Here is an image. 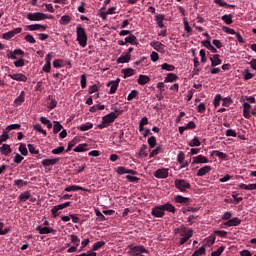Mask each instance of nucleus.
<instances>
[{
	"instance_id": "27",
	"label": "nucleus",
	"mask_w": 256,
	"mask_h": 256,
	"mask_svg": "<svg viewBox=\"0 0 256 256\" xmlns=\"http://www.w3.org/2000/svg\"><path fill=\"white\" fill-rule=\"evenodd\" d=\"M129 61H131V55L125 52L117 59V63H129Z\"/></svg>"
},
{
	"instance_id": "9",
	"label": "nucleus",
	"mask_w": 256,
	"mask_h": 256,
	"mask_svg": "<svg viewBox=\"0 0 256 256\" xmlns=\"http://www.w3.org/2000/svg\"><path fill=\"white\" fill-rule=\"evenodd\" d=\"M21 31H23V28H15L12 31H8L6 33L3 34V39L9 40V39H13V36L15 35H19V33H21Z\"/></svg>"
},
{
	"instance_id": "38",
	"label": "nucleus",
	"mask_w": 256,
	"mask_h": 256,
	"mask_svg": "<svg viewBox=\"0 0 256 256\" xmlns=\"http://www.w3.org/2000/svg\"><path fill=\"white\" fill-rule=\"evenodd\" d=\"M212 157H219L220 159H227V154L220 152L219 150H213L211 153Z\"/></svg>"
},
{
	"instance_id": "50",
	"label": "nucleus",
	"mask_w": 256,
	"mask_h": 256,
	"mask_svg": "<svg viewBox=\"0 0 256 256\" xmlns=\"http://www.w3.org/2000/svg\"><path fill=\"white\" fill-rule=\"evenodd\" d=\"M161 69H163V71H175V66L168 63H164L161 65Z\"/></svg>"
},
{
	"instance_id": "3",
	"label": "nucleus",
	"mask_w": 256,
	"mask_h": 256,
	"mask_svg": "<svg viewBox=\"0 0 256 256\" xmlns=\"http://www.w3.org/2000/svg\"><path fill=\"white\" fill-rule=\"evenodd\" d=\"M27 19L29 21H45V19H53L51 15L44 14L43 12L28 13Z\"/></svg>"
},
{
	"instance_id": "22",
	"label": "nucleus",
	"mask_w": 256,
	"mask_h": 256,
	"mask_svg": "<svg viewBox=\"0 0 256 256\" xmlns=\"http://www.w3.org/2000/svg\"><path fill=\"white\" fill-rule=\"evenodd\" d=\"M179 79V76L175 73H168L167 76L164 78V83H175Z\"/></svg>"
},
{
	"instance_id": "46",
	"label": "nucleus",
	"mask_w": 256,
	"mask_h": 256,
	"mask_svg": "<svg viewBox=\"0 0 256 256\" xmlns=\"http://www.w3.org/2000/svg\"><path fill=\"white\" fill-rule=\"evenodd\" d=\"M48 100H50V102H48V109H55V107H57V100L51 96H48Z\"/></svg>"
},
{
	"instance_id": "31",
	"label": "nucleus",
	"mask_w": 256,
	"mask_h": 256,
	"mask_svg": "<svg viewBox=\"0 0 256 256\" xmlns=\"http://www.w3.org/2000/svg\"><path fill=\"white\" fill-rule=\"evenodd\" d=\"M162 209L168 211V213H175V211H177V208L171 203L162 204Z\"/></svg>"
},
{
	"instance_id": "49",
	"label": "nucleus",
	"mask_w": 256,
	"mask_h": 256,
	"mask_svg": "<svg viewBox=\"0 0 256 256\" xmlns=\"http://www.w3.org/2000/svg\"><path fill=\"white\" fill-rule=\"evenodd\" d=\"M18 151H20L21 155L26 157V155H29V151L27 150V146L25 144H20Z\"/></svg>"
},
{
	"instance_id": "44",
	"label": "nucleus",
	"mask_w": 256,
	"mask_h": 256,
	"mask_svg": "<svg viewBox=\"0 0 256 256\" xmlns=\"http://www.w3.org/2000/svg\"><path fill=\"white\" fill-rule=\"evenodd\" d=\"M139 96V91L137 90H132L127 97V101H133V99H137Z\"/></svg>"
},
{
	"instance_id": "23",
	"label": "nucleus",
	"mask_w": 256,
	"mask_h": 256,
	"mask_svg": "<svg viewBox=\"0 0 256 256\" xmlns=\"http://www.w3.org/2000/svg\"><path fill=\"white\" fill-rule=\"evenodd\" d=\"M25 103V91H22L20 95L14 100V107H19Z\"/></svg>"
},
{
	"instance_id": "20",
	"label": "nucleus",
	"mask_w": 256,
	"mask_h": 256,
	"mask_svg": "<svg viewBox=\"0 0 256 256\" xmlns=\"http://www.w3.org/2000/svg\"><path fill=\"white\" fill-rule=\"evenodd\" d=\"M64 191L66 193H70V191H86V192H89V189H85L81 186H78V185H71V186H67Z\"/></svg>"
},
{
	"instance_id": "63",
	"label": "nucleus",
	"mask_w": 256,
	"mask_h": 256,
	"mask_svg": "<svg viewBox=\"0 0 256 256\" xmlns=\"http://www.w3.org/2000/svg\"><path fill=\"white\" fill-rule=\"evenodd\" d=\"M177 161L178 163H182V162H185V152L183 151H180L177 155Z\"/></svg>"
},
{
	"instance_id": "47",
	"label": "nucleus",
	"mask_w": 256,
	"mask_h": 256,
	"mask_svg": "<svg viewBox=\"0 0 256 256\" xmlns=\"http://www.w3.org/2000/svg\"><path fill=\"white\" fill-rule=\"evenodd\" d=\"M101 247H105V241H98L92 246V251H99Z\"/></svg>"
},
{
	"instance_id": "53",
	"label": "nucleus",
	"mask_w": 256,
	"mask_h": 256,
	"mask_svg": "<svg viewBox=\"0 0 256 256\" xmlns=\"http://www.w3.org/2000/svg\"><path fill=\"white\" fill-rule=\"evenodd\" d=\"M59 211H61V209L59 208L58 205L54 206L52 209H51V214L53 216L54 219H57V216L59 215Z\"/></svg>"
},
{
	"instance_id": "60",
	"label": "nucleus",
	"mask_w": 256,
	"mask_h": 256,
	"mask_svg": "<svg viewBox=\"0 0 256 256\" xmlns=\"http://www.w3.org/2000/svg\"><path fill=\"white\" fill-rule=\"evenodd\" d=\"M25 41H27V43H37V40H35V37H33V35L31 34H27L25 37H24Z\"/></svg>"
},
{
	"instance_id": "45",
	"label": "nucleus",
	"mask_w": 256,
	"mask_h": 256,
	"mask_svg": "<svg viewBox=\"0 0 256 256\" xmlns=\"http://www.w3.org/2000/svg\"><path fill=\"white\" fill-rule=\"evenodd\" d=\"M75 153H83L87 151V144H79L76 148H74Z\"/></svg>"
},
{
	"instance_id": "51",
	"label": "nucleus",
	"mask_w": 256,
	"mask_h": 256,
	"mask_svg": "<svg viewBox=\"0 0 256 256\" xmlns=\"http://www.w3.org/2000/svg\"><path fill=\"white\" fill-rule=\"evenodd\" d=\"M33 128L35 131H38V133H42V135L47 136V131L43 130V127H41V124H35Z\"/></svg>"
},
{
	"instance_id": "42",
	"label": "nucleus",
	"mask_w": 256,
	"mask_h": 256,
	"mask_svg": "<svg viewBox=\"0 0 256 256\" xmlns=\"http://www.w3.org/2000/svg\"><path fill=\"white\" fill-rule=\"evenodd\" d=\"M148 145H149L150 149H155V146L157 145V138L155 136L149 137Z\"/></svg>"
},
{
	"instance_id": "12",
	"label": "nucleus",
	"mask_w": 256,
	"mask_h": 256,
	"mask_svg": "<svg viewBox=\"0 0 256 256\" xmlns=\"http://www.w3.org/2000/svg\"><path fill=\"white\" fill-rule=\"evenodd\" d=\"M36 231H38L40 235H49V233H55V229L47 226L45 227L37 226Z\"/></svg>"
},
{
	"instance_id": "1",
	"label": "nucleus",
	"mask_w": 256,
	"mask_h": 256,
	"mask_svg": "<svg viewBox=\"0 0 256 256\" xmlns=\"http://www.w3.org/2000/svg\"><path fill=\"white\" fill-rule=\"evenodd\" d=\"M119 110H115V112H111L102 118V123H100L97 127L98 129H105L106 127H109L111 123H115V120L117 117H119Z\"/></svg>"
},
{
	"instance_id": "43",
	"label": "nucleus",
	"mask_w": 256,
	"mask_h": 256,
	"mask_svg": "<svg viewBox=\"0 0 256 256\" xmlns=\"http://www.w3.org/2000/svg\"><path fill=\"white\" fill-rule=\"evenodd\" d=\"M71 23V16L69 15H64L60 19V25H69Z\"/></svg>"
},
{
	"instance_id": "21",
	"label": "nucleus",
	"mask_w": 256,
	"mask_h": 256,
	"mask_svg": "<svg viewBox=\"0 0 256 256\" xmlns=\"http://www.w3.org/2000/svg\"><path fill=\"white\" fill-rule=\"evenodd\" d=\"M130 253H147L149 254V250L145 248L143 245L134 246L131 248Z\"/></svg>"
},
{
	"instance_id": "17",
	"label": "nucleus",
	"mask_w": 256,
	"mask_h": 256,
	"mask_svg": "<svg viewBox=\"0 0 256 256\" xmlns=\"http://www.w3.org/2000/svg\"><path fill=\"white\" fill-rule=\"evenodd\" d=\"M213 167L211 166H204L202 168H200L197 171V177H205V175H207V173H210V171H212Z\"/></svg>"
},
{
	"instance_id": "2",
	"label": "nucleus",
	"mask_w": 256,
	"mask_h": 256,
	"mask_svg": "<svg viewBox=\"0 0 256 256\" xmlns=\"http://www.w3.org/2000/svg\"><path fill=\"white\" fill-rule=\"evenodd\" d=\"M76 41H78L80 47H87V41H88V37H87V32L85 31V28H83L81 25L77 26L76 28Z\"/></svg>"
},
{
	"instance_id": "34",
	"label": "nucleus",
	"mask_w": 256,
	"mask_h": 256,
	"mask_svg": "<svg viewBox=\"0 0 256 256\" xmlns=\"http://www.w3.org/2000/svg\"><path fill=\"white\" fill-rule=\"evenodd\" d=\"M70 241L76 247H79V245H81V239H79V236H77L75 234L70 235Z\"/></svg>"
},
{
	"instance_id": "14",
	"label": "nucleus",
	"mask_w": 256,
	"mask_h": 256,
	"mask_svg": "<svg viewBox=\"0 0 256 256\" xmlns=\"http://www.w3.org/2000/svg\"><path fill=\"white\" fill-rule=\"evenodd\" d=\"M28 31H46L47 26L41 24H31L26 26Z\"/></svg>"
},
{
	"instance_id": "32",
	"label": "nucleus",
	"mask_w": 256,
	"mask_h": 256,
	"mask_svg": "<svg viewBox=\"0 0 256 256\" xmlns=\"http://www.w3.org/2000/svg\"><path fill=\"white\" fill-rule=\"evenodd\" d=\"M31 199V192L25 191L19 195V201L25 203V201H29Z\"/></svg>"
},
{
	"instance_id": "59",
	"label": "nucleus",
	"mask_w": 256,
	"mask_h": 256,
	"mask_svg": "<svg viewBox=\"0 0 256 256\" xmlns=\"http://www.w3.org/2000/svg\"><path fill=\"white\" fill-rule=\"evenodd\" d=\"M205 252H206V250H205L204 246H202V247H200L198 250H196V251L192 254V256H201V255H205Z\"/></svg>"
},
{
	"instance_id": "41",
	"label": "nucleus",
	"mask_w": 256,
	"mask_h": 256,
	"mask_svg": "<svg viewBox=\"0 0 256 256\" xmlns=\"http://www.w3.org/2000/svg\"><path fill=\"white\" fill-rule=\"evenodd\" d=\"M61 129H63V125H61V122L54 121L53 133L55 135H57V133H59V131H61Z\"/></svg>"
},
{
	"instance_id": "52",
	"label": "nucleus",
	"mask_w": 256,
	"mask_h": 256,
	"mask_svg": "<svg viewBox=\"0 0 256 256\" xmlns=\"http://www.w3.org/2000/svg\"><path fill=\"white\" fill-rule=\"evenodd\" d=\"M159 153H163V147L157 146L156 149L152 150L150 153V157H155V155H159Z\"/></svg>"
},
{
	"instance_id": "48",
	"label": "nucleus",
	"mask_w": 256,
	"mask_h": 256,
	"mask_svg": "<svg viewBox=\"0 0 256 256\" xmlns=\"http://www.w3.org/2000/svg\"><path fill=\"white\" fill-rule=\"evenodd\" d=\"M221 101H223V97H221V94H217L215 97H214V100H213V105L215 108L219 107V105L221 104Z\"/></svg>"
},
{
	"instance_id": "56",
	"label": "nucleus",
	"mask_w": 256,
	"mask_h": 256,
	"mask_svg": "<svg viewBox=\"0 0 256 256\" xmlns=\"http://www.w3.org/2000/svg\"><path fill=\"white\" fill-rule=\"evenodd\" d=\"M214 235H217L218 237L226 238L228 233L224 230H215Z\"/></svg>"
},
{
	"instance_id": "37",
	"label": "nucleus",
	"mask_w": 256,
	"mask_h": 256,
	"mask_svg": "<svg viewBox=\"0 0 256 256\" xmlns=\"http://www.w3.org/2000/svg\"><path fill=\"white\" fill-rule=\"evenodd\" d=\"M189 147H201V141H199V137L195 136L189 143Z\"/></svg>"
},
{
	"instance_id": "26",
	"label": "nucleus",
	"mask_w": 256,
	"mask_h": 256,
	"mask_svg": "<svg viewBox=\"0 0 256 256\" xmlns=\"http://www.w3.org/2000/svg\"><path fill=\"white\" fill-rule=\"evenodd\" d=\"M126 43H130V45H139V41H137V36L130 34L128 37L125 38Z\"/></svg>"
},
{
	"instance_id": "30",
	"label": "nucleus",
	"mask_w": 256,
	"mask_h": 256,
	"mask_svg": "<svg viewBox=\"0 0 256 256\" xmlns=\"http://www.w3.org/2000/svg\"><path fill=\"white\" fill-rule=\"evenodd\" d=\"M121 73L124 74L123 78L127 79V77H133V75H135V70H133V68H126L122 69Z\"/></svg>"
},
{
	"instance_id": "11",
	"label": "nucleus",
	"mask_w": 256,
	"mask_h": 256,
	"mask_svg": "<svg viewBox=\"0 0 256 256\" xmlns=\"http://www.w3.org/2000/svg\"><path fill=\"white\" fill-rule=\"evenodd\" d=\"M243 107V117H245V119H251V104H249V102H244L242 104Z\"/></svg>"
},
{
	"instance_id": "5",
	"label": "nucleus",
	"mask_w": 256,
	"mask_h": 256,
	"mask_svg": "<svg viewBox=\"0 0 256 256\" xmlns=\"http://www.w3.org/2000/svg\"><path fill=\"white\" fill-rule=\"evenodd\" d=\"M156 179H167L169 177V168H160L154 172Z\"/></svg>"
},
{
	"instance_id": "64",
	"label": "nucleus",
	"mask_w": 256,
	"mask_h": 256,
	"mask_svg": "<svg viewBox=\"0 0 256 256\" xmlns=\"http://www.w3.org/2000/svg\"><path fill=\"white\" fill-rule=\"evenodd\" d=\"M206 109H207V107L205 106V103H200L197 106L198 113H205Z\"/></svg>"
},
{
	"instance_id": "55",
	"label": "nucleus",
	"mask_w": 256,
	"mask_h": 256,
	"mask_svg": "<svg viewBox=\"0 0 256 256\" xmlns=\"http://www.w3.org/2000/svg\"><path fill=\"white\" fill-rule=\"evenodd\" d=\"M222 31H224V33H227L228 35H236L237 32H235V30H233L232 28H229L227 26H222Z\"/></svg>"
},
{
	"instance_id": "36",
	"label": "nucleus",
	"mask_w": 256,
	"mask_h": 256,
	"mask_svg": "<svg viewBox=\"0 0 256 256\" xmlns=\"http://www.w3.org/2000/svg\"><path fill=\"white\" fill-rule=\"evenodd\" d=\"M214 3H216V5H219V7H230L231 9H235L234 4H228L227 2H224L223 0H214Z\"/></svg>"
},
{
	"instance_id": "39",
	"label": "nucleus",
	"mask_w": 256,
	"mask_h": 256,
	"mask_svg": "<svg viewBox=\"0 0 256 256\" xmlns=\"http://www.w3.org/2000/svg\"><path fill=\"white\" fill-rule=\"evenodd\" d=\"M7 233H11V228H5V224L3 222H0V235H7Z\"/></svg>"
},
{
	"instance_id": "6",
	"label": "nucleus",
	"mask_w": 256,
	"mask_h": 256,
	"mask_svg": "<svg viewBox=\"0 0 256 256\" xmlns=\"http://www.w3.org/2000/svg\"><path fill=\"white\" fill-rule=\"evenodd\" d=\"M241 223V219L238 217L232 218L228 220L227 222L222 224V229H225V227H237Z\"/></svg>"
},
{
	"instance_id": "54",
	"label": "nucleus",
	"mask_w": 256,
	"mask_h": 256,
	"mask_svg": "<svg viewBox=\"0 0 256 256\" xmlns=\"http://www.w3.org/2000/svg\"><path fill=\"white\" fill-rule=\"evenodd\" d=\"M225 251V246H220L216 251L211 253V256H221Z\"/></svg>"
},
{
	"instance_id": "33",
	"label": "nucleus",
	"mask_w": 256,
	"mask_h": 256,
	"mask_svg": "<svg viewBox=\"0 0 256 256\" xmlns=\"http://www.w3.org/2000/svg\"><path fill=\"white\" fill-rule=\"evenodd\" d=\"M222 21H224V23L226 25H232L233 24V15L232 14H225L221 17Z\"/></svg>"
},
{
	"instance_id": "10",
	"label": "nucleus",
	"mask_w": 256,
	"mask_h": 256,
	"mask_svg": "<svg viewBox=\"0 0 256 256\" xmlns=\"http://www.w3.org/2000/svg\"><path fill=\"white\" fill-rule=\"evenodd\" d=\"M8 77L10 79H13V81H22V83H26L27 76L25 74L16 73V74H8Z\"/></svg>"
},
{
	"instance_id": "61",
	"label": "nucleus",
	"mask_w": 256,
	"mask_h": 256,
	"mask_svg": "<svg viewBox=\"0 0 256 256\" xmlns=\"http://www.w3.org/2000/svg\"><path fill=\"white\" fill-rule=\"evenodd\" d=\"M28 151L32 153V155H39V150H36L33 144H28Z\"/></svg>"
},
{
	"instance_id": "18",
	"label": "nucleus",
	"mask_w": 256,
	"mask_h": 256,
	"mask_svg": "<svg viewBox=\"0 0 256 256\" xmlns=\"http://www.w3.org/2000/svg\"><path fill=\"white\" fill-rule=\"evenodd\" d=\"M154 21H156V23L160 29H163L165 27V24H163V21H165L164 14H156Z\"/></svg>"
},
{
	"instance_id": "24",
	"label": "nucleus",
	"mask_w": 256,
	"mask_h": 256,
	"mask_svg": "<svg viewBox=\"0 0 256 256\" xmlns=\"http://www.w3.org/2000/svg\"><path fill=\"white\" fill-rule=\"evenodd\" d=\"M11 146L9 144H3L1 147H0V153L2 155H5L6 157L11 155Z\"/></svg>"
},
{
	"instance_id": "8",
	"label": "nucleus",
	"mask_w": 256,
	"mask_h": 256,
	"mask_svg": "<svg viewBox=\"0 0 256 256\" xmlns=\"http://www.w3.org/2000/svg\"><path fill=\"white\" fill-rule=\"evenodd\" d=\"M203 163H209V158L203 155H198L192 158V165H201Z\"/></svg>"
},
{
	"instance_id": "7",
	"label": "nucleus",
	"mask_w": 256,
	"mask_h": 256,
	"mask_svg": "<svg viewBox=\"0 0 256 256\" xmlns=\"http://www.w3.org/2000/svg\"><path fill=\"white\" fill-rule=\"evenodd\" d=\"M151 215L153 217L161 218L165 216V210H163V206H156L152 209Z\"/></svg>"
},
{
	"instance_id": "62",
	"label": "nucleus",
	"mask_w": 256,
	"mask_h": 256,
	"mask_svg": "<svg viewBox=\"0 0 256 256\" xmlns=\"http://www.w3.org/2000/svg\"><path fill=\"white\" fill-rule=\"evenodd\" d=\"M62 63H63L62 59H56L53 61V67L55 69H59V68L63 67Z\"/></svg>"
},
{
	"instance_id": "35",
	"label": "nucleus",
	"mask_w": 256,
	"mask_h": 256,
	"mask_svg": "<svg viewBox=\"0 0 256 256\" xmlns=\"http://www.w3.org/2000/svg\"><path fill=\"white\" fill-rule=\"evenodd\" d=\"M79 143V138L75 137L68 143V147L66 149V153H69L73 147H75Z\"/></svg>"
},
{
	"instance_id": "16",
	"label": "nucleus",
	"mask_w": 256,
	"mask_h": 256,
	"mask_svg": "<svg viewBox=\"0 0 256 256\" xmlns=\"http://www.w3.org/2000/svg\"><path fill=\"white\" fill-rule=\"evenodd\" d=\"M221 55L215 54L213 57H210L211 61V67H217V65H221L223 63V60H221Z\"/></svg>"
},
{
	"instance_id": "13",
	"label": "nucleus",
	"mask_w": 256,
	"mask_h": 256,
	"mask_svg": "<svg viewBox=\"0 0 256 256\" xmlns=\"http://www.w3.org/2000/svg\"><path fill=\"white\" fill-rule=\"evenodd\" d=\"M174 201L175 203H180V205H189V202L191 201V199L181 195H176L174 197Z\"/></svg>"
},
{
	"instance_id": "19",
	"label": "nucleus",
	"mask_w": 256,
	"mask_h": 256,
	"mask_svg": "<svg viewBox=\"0 0 256 256\" xmlns=\"http://www.w3.org/2000/svg\"><path fill=\"white\" fill-rule=\"evenodd\" d=\"M191 237H193V229H189L186 235L180 238L179 245H185V243L188 242L191 239Z\"/></svg>"
},
{
	"instance_id": "57",
	"label": "nucleus",
	"mask_w": 256,
	"mask_h": 256,
	"mask_svg": "<svg viewBox=\"0 0 256 256\" xmlns=\"http://www.w3.org/2000/svg\"><path fill=\"white\" fill-rule=\"evenodd\" d=\"M23 159H25L23 156H21V154L16 153V155L14 156V163H17V165H19L20 163L23 162Z\"/></svg>"
},
{
	"instance_id": "4",
	"label": "nucleus",
	"mask_w": 256,
	"mask_h": 256,
	"mask_svg": "<svg viewBox=\"0 0 256 256\" xmlns=\"http://www.w3.org/2000/svg\"><path fill=\"white\" fill-rule=\"evenodd\" d=\"M176 189L180 190L181 193H185L187 189H191V184L185 179H177L174 182Z\"/></svg>"
},
{
	"instance_id": "58",
	"label": "nucleus",
	"mask_w": 256,
	"mask_h": 256,
	"mask_svg": "<svg viewBox=\"0 0 256 256\" xmlns=\"http://www.w3.org/2000/svg\"><path fill=\"white\" fill-rule=\"evenodd\" d=\"M14 185L16 187H23V185H28V182L24 181L23 179H17V180H14Z\"/></svg>"
},
{
	"instance_id": "25",
	"label": "nucleus",
	"mask_w": 256,
	"mask_h": 256,
	"mask_svg": "<svg viewBox=\"0 0 256 256\" xmlns=\"http://www.w3.org/2000/svg\"><path fill=\"white\" fill-rule=\"evenodd\" d=\"M110 85H111V87H110ZM108 87H110V91H109L110 95L117 93V87H119V79L117 81L109 82Z\"/></svg>"
},
{
	"instance_id": "28",
	"label": "nucleus",
	"mask_w": 256,
	"mask_h": 256,
	"mask_svg": "<svg viewBox=\"0 0 256 256\" xmlns=\"http://www.w3.org/2000/svg\"><path fill=\"white\" fill-rule=\"evenodd\" d=\"M150 45L153 47V49H155V51H165V46L161 42H151Z\"/></svg>"
},
{
	"instance_id": "29",
	"label": "nucleus",
	"mask_w": 256,
	"mask_h": 256,
	"mask_svg": "<svg viewBox=\"0 0 256 256\" xmlns=\"http://www.w3.org/2000/svg\"><path fill=\"white\" fill-rule=\"evenodd\" d=\"M149 81H151V78H149V76L147 75L142 74L138 77L137 83L138 85H147Z\"/></svg>"
},
{
	"instance_id": "15",
	"label": "nucleus",
	"mask_w": 256,
	"mask_h": 256,
	"mask_svg": "<svg viewBox=\"0 0 256 256\" xmlns=\"http://www.w3.org/2000/svg\"><path fill=\"white\" fill-rule=\"evenodd\" d=\"M58 161H61V158L44 159L42 165L43 167H51V165H57Z\"/></svg>"
},
{
	"instance_id": "40",
	"label": "nucleus",
	"mask_w": 256,
	"mask_h": 256,
	"mask_svg": "<svg viewBox=\"0 0 256 256\" xmlns=\"http://www.w3.org/2000/svg\"><path fill=\"white\" fill-rule=\"evenodd\" d=\"M80 131H89V129H93V123L87 122L78 127Z\"/></svg>"
}]
</instances>
